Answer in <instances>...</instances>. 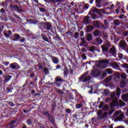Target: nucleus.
Instances as JSON below:
<instances>
[{
    "instance_id": "nucleus-1",
    "label": "nucleus",
    "mask_w": 128,
    "mask_h": 128,
    "mask_svg": "<svg viewBox=\"0 0 128 128\" xmlns=\"http://www.w3.org/2000/svg\"><path fill=\"white\" fill-rule=\"evenodd\" d=\"M15 2H12L14 4H10V10H14V12H16L18 14H22V12H24V10H22V8H20V2L18 0H14Z\"/></svg>"
},
{
    "instance_id": "nucleus-2",
    "label": "nucleus",
    "mask_w": 128,
    "mask_h": 128,
    "mask_svg": "<svg viewBox=\"0 0 128 128\" xmlns=\"http://www.w3.org/2000/svg\"><path fill=\"white\" fill-rule=\"evenodd\" d=\"M66 80H64L60 76H56L54 78V82H46V84H51L52 86H56V88H60L62 86V82H66Z\"/></svg>"
},
{
    "instance_id": "nucleus-3",
    "label": "nucleus",
    "mask_w": 128,
    "mask_h": 128,
    "mask_svg": "<svg viewBox=\"0 0 128 128\" xmlns=\"http://www.w3.org/2000/svg\"><path fill=\"white\" fill-rule=\"evenodd\" d=\"M42 32L41 35L42 40H44V42H52V37H50V36H52V34L46 30L43 31Z\"/></svg>"
},
{
    "instance_id": "nucleus-4",
    "label": "nucleus",
    "mask_w": 128,
    "mask_h": 128,
    "mask_svg": "<svg viewBox=\"0 0 128 128\" xmlns=\"http://www.w3.org/2000/svg\"><path fill=\"white\" fill-rule=\"evenodd\" d=\"M100 48L102 50V54H106L108 52V49L112 48V44L108 41H106L105 44L102 46H100Z\"/></svg>"
},
{
    "instance_id": "nucleus-5",
    "label": "nucleus",
    "mask_w": 128,
    "mask_h": 128,
    "mask_svg": "<svg viewBox=\"0 0 128 128\" xmlns=\"http://www.w3.org/2000/svg\"><path fill=\"white\" fill-rule=\"evenodd\" d=\"M20 68V66L16 62H13L9 65L6 70H18Z\"/></svg>"
},
{
    "instance_id": "nucleus-6",
    "label": "nucleus",
    "mask_w": 128,
    "mask_h": 128,
    "mask_svg": "<svg viewBox=\"0 0 128 128\" xmlns=\"http://www.w3.org/2000/svg\"><path fill=\"white\" fill-rule=\"evenodd\" d=\"M43 30H50L52 28V24L50 22H41Z\"/></svg>"
},
{
    "instance_id": "nucleus-7",
    "label": "nucleus",
    "mask_w": 128,
    "mask_h": 128,
    "mask_svg": "<svg viewBox=\"0 0 128 128\" xmlns=\"http://www.w3.org/2000/svg\"><path fill=\"white\" fill-rule=\"evenodd\" d=\"M103 2L104 0H96V6L97 8H102V6H106V2H104L102 3Z\"/></svg>"
},
{
    "instance_id": "nucleus-8",
    "label": "nucleus",
    "mask_w": 128,
    "mask_h": 128,
    "mask_svg": "<svg viewBox=\"0 0 128 128\" xmlns=\"http://www.w3.org/2000/svg\"><path fill=\"white\" fill-rule=\"evenodd\" d=\"M119 46L120 48H122V50H124V48H126L128 44L124 40H120L119 42Z\"/></svg>"
},
{
    "instance_id": "nucleus-9",
    "label": "nucleus",
    "mask_w": 128,
    "mask_h": 128,
    "mask_svg": "<svg viewBox=\"0 0 128 128\" xmlns=\"http://www.w3.org/2000/svg\"><path fill=\"white\" fill-rule=\"evenodd\" d=\"M90 18H91L90 16H84L82 22L83 24H90Z\"/></svg>"
},
{
    "instance_id": "nucleus-10",
    "label": "nucleus",
    "mask_w": 128,
    "mask_h": 128,
    "mask_svg": "<svg viewBox=\"0 0 128 128\" xmlns=\"http://www.w3.org/2000/svg\"><path fill=\"white\" fill-rule=\"evenodd\" d=\"M102 74V72L100 70H94L91 72V75L93 76H99Z\"/></svg>"
},
{
    "instance_id": "nucleus-11",
    "label": "nucleus",
    "mask_w": 128,
    "mask_h": 128,
    "mask_svg": "<svg viewBox=\"0 0 128 128\" xmlns=\"http://www.w3.org/2000/svg\"><path fill=\"white\" fill-rule=\"evenodd\" d=\"M90 12H95L99 14L100 16H102V11L98 9L97 8H92L90 10Z\"/></svg>"
},
{
    "instance_id": "nucleus-12",
    "label": "nucleus",
    "mask_w": 128,
    "mask_h": 128,
    "mask_svg": "<svg viewBox=\"0 0 128 128\" xmlns=\"http://www.w3.org/2000/svg\"><path fill=\"white\" fill-rule=\"evenodd\" d=\"M110 54H112L113 56H116V47L114 46H112L109 50V52H108Z\"/></svg>"
},
{
    "instance_id": "nucleus-13",
    "label": "nucleus",
    "mask_w": 128,
    "mask_h": 128,
    "mask_svg": "<svg viewBox=\"0 0 128 128\" xmlns=\"http://www.w3.org/2000/svg\"><path fill=\"white\" fill-rule=\"evenodd\" d=\"M113 22L114 26H120V24L123 26L124 24V22H122V20H120L118 19L114 20Z\"/></svg>"
},
{
    "instance_id": "nucleus-14",
    "label": "nucleus",
    "mask_w": 128,
    "mask_h": 128,
    "mask_svg": "<svg viewBox=\"0 0 128 128\" xmlns=\"http://www.w3.org/2000/svg\"><path fill=\"white\" fill-rule=\"evenodd\" d=\"M114 106H118V98H116L112 103L110 104V108H112Z\"/></svg>"
},
{
    "instance_id": "nucleus-15",
    "label": "nucleus",
    "mask_w": 128,
    "mask_h": 128,
    "mask_svg": "<svg viewBox=\"0 0 128 128\" xmlns=\"http://www.w3.org/2000/svg\"><path fill=\"white\" fill-rule=\"evenodd\" d=\"M18 112V110H10L8 109L7 110V114L8 116H12V114H16Z\"/></svg>"
},
{
    "instance_id": "nucleus-16",
    "label": "nucleus",
    "mask_w": 128,
    "mask_h": 128,
    "mask_svg": "<svg viewBox=\"0 0 128 128\" xmlns=\"http://www.w3.org/2000/svg\"><path fill=\"white\" fill-rule=\"evenodd\" d=\"M13 42H18V40L20 38V36L18 34H14L12 36Z\"/></svg>"
},
{
    "instance_id": "nucleus-17",
    "label": "nucleus",
    "mask_w": 128,
    "mask_h": 128,
    "mask_svg": "<svg viewBox=\"0 0 128 128\" xmlns=\"http://www.w3.org/2000/svg\"><path fill=\"white\" fill-rule=\"evenodd\" d=\"M86 32H92L94 30V27L92 25H88L87 26L86 28Z\"/></svg>"
},
{
    "instance_id": "nucleus-18",
    "label": "nucleus",
    "mask_w": 128,
    "mask_h": 128,
    "mask_svg": "<svg viewBox=\"0 0 128 128\" xmlns=\"http://www.w3.org/2000/svg\"><path fill=\"white\" fill-rule=\"evenodd\" d=\"M3 78H5L4 80V84H6L8 82H10V80H12V76L10 75H6V76H4Z\"/></svg>"
},
{
    "instance_id": "nucleus-19",
    "label": "nucleus",
    "mask_w": 128,
    "mask_h": 128,
    "mask_svg": "<svg viewBox=\"0 0 128 128\" xmlns=\"http://www.w3.org/2000/svg\"><path fill=\"white\" fill-rule=\"evenodd\" d=\"M78 116V118L80 120H84V118L86 116H84V112H80L77 114Z\"/></svg>"
},
{
    "instance_id": "nucleus-20",
    "label": "nucleus",
    "mask_w": 128,
    "mask_h": 128,
    "mask_svg": "<svg viewBox=\"0 0 128 128\" xmlns=\"http://www.w3.org/2000/svg\"><path fill=\"white\" fill-rule=\"evenodd\" d=\"M4 34L6 38H10V36L12 34V30H10L7 31V32H4Z\"/></svg>"
},
{
    "instance_id": "nucleus-21",
    "label": "nucleus",
    "mask_w": 128,
    "mask_h": 128,
    "mask_svg": "<svg viewBox=\"0 0 128 128\" xmlns=\"http://www.w3.org/2000/svg\"><path fill=\"white\" fill-rule=\"evenodd\" d=\"M95 26H96V28H100V29L104 28V24H102L100 26V22H98V21H96Z\"/></svg>"
},
{
    "instance_id": "nucleus-22",
    "label": "nucleus",
    "mask_w": 128,
    "mask_h": 128,
    "mask_svg": "<svg viewBox=\"0 0 128 128\" xmlns=\"http://www.w3.org/2000/svg\"><path fill=\"white\" fill-rule=\"evenodd\" d=\"M85 38H86V40H88V42H90L92 40V34H88L86 35Z\"/></svg>"
},
{
    "instance_id": "nucleus-23",
    "label": "nucleus",
    "mask_w": 128,
    "mask_h": 128,
    "mask_svg": "<svg viewBox=\"0 0 128 128\" xmlns=\"http://www.w3.org/2000/svg\"><path fill=\"white\" fill-rule=\"evenodd\" d=\"M95 12H91L90 13V11L88 12V14L92 18V20H98V16H96V14H94Z\"/></svg>"
},
{
    "instance_id": "nucleus-24",
    "label": "nucleus",
    "mask_w": 128,
    "mask_h": 128,
    "mask_svg": "<svg viewBox=\"0 0 128 128\" xmlns=\"http://www.w3.org/2000/svg\"><path fill=\"white\" fill-rule=\"evenodd\" d=\"M108 116V113L107 112H104L102 115H101V116H98V118L99 120H104V118H107Z\"/></svg>"
},
{
    "instance_id": "nucleus-25",
    "label": "nucleus",
    "mask_w": 128,
    "mask_h": 128,
    "mask_svg": "<svg viewBox=\"0 0 128 128\" xmlns=\"http://www.w3.org/2000/svg\"><path fill=\"white\" fill-rule=\"evenodd\" d=\"M110 110V106L108 104H105L103 108H102V110L104 112H108Z\"/></svg>"
},
{
    "instance_id": "nucleus-26",
    "label": "nucleus",
    "mask_w": 128,
    "mask_h": 128,
    "mask_svg": "<svg viewBox=\"0 0 128 128\" xmlns=\"http://www.w3.org/2000/svg\"><path fill=\"white\" fill-rule=\"evenodd\" d=\"M110 96L112 100H114L116 98H118V97H116V92H112L110 94Z\"/></svg>"
},
{
    "instance_id": "nucleus-27",
    "label": "nucleus",
    "mask_w": 128,
    "mask_h": 128,
    "mask_svg": "<svg viewBox=\"0 0 128 128\" xmlns=\"http://www.w3.org/2000/svg\"><path fill=\"white\" fill-rule=\"evenodd\" d=\"M93 34L94 36H100V31L99 30H96L94 31Z\"/></svg>"
},
{
    "instance_id": "nucleus-28",
    "label": "nucleus",
    "mask_w": 128,
    "mask_h": 128,
    "mask_svg": "<svg viewBox=\"0 0 128 128\" xmlns=\"http://www.w3.org/2000/svg\"><path fill=\"white\" fill-rule=\"evenodd\" d=\"M124 118V114H120L118 117L117 118V120L118 122H122Z\"/></svg>"
},
{
    "instance_id": "nucleus-29",
    "label": "nucleus",
    "mask_w": 128,
    "mask_h": 128,
    "mask_svg": "<svg viewBox=\"0 0 128 128\" xmlns=\"http://www.w3.org/2000/svg\"><path fill=\"white\" fill-rule=\"evenodd\" d=\"M120 94H122V90H120V88H117L116 90V96L118 98H120Z\"/></svg>"
},
{
    "instance_id": "nucleus-30",
    "label": "nucleus",
    "mask_w": 128,
    "mask_h": 128,
    "mask_svg": "<svg viewBox=\"0 0 128 128\" xmlns=\"http://www.w3.org/2000/svg\"><path fill=\"white\" fill-rule=\"evenodd\" d=\"M12 90H14V88H12V86H7L6 88V92L7 93L12 92Z\"/></svg>"
},
{
    "instance_id": "nucleus-31",
    "label": "nucleus",
    "mask_w": 128,
    "mask_h": 128,
    "mask_svg": "<svg viewBox=\"0 0 128 128\" xmlns=\"http://www.w3.org/2000/svg\"><path fill=\"white\" fill-rule=\"evenodd\" d=\"M80 40H82L81 42L80 43V46H82L84 44H86V41L84 40V37L80 38Z\"/></svg>"
},
{
    "instance_id": "nucleus-32",
    "label": "nucleus",
    "mask_w": 128,
    "mask_h": 128,
    "mask_svg": "<svg viewBox=\"0 0 128 128\" xmlns=\"http://www.w3.org/2000/svg\"><path fill=\"white\" fill-rule=\"evenodd\" d=\"M120 78H122V80L126 81V80L127 76L126 74L125 73H122L120 74Z\"/></svg>"
},
{
    "instance_id": "nucleus-33",
    "label": "nucleus",
    "mask_w": 128,
    "mask_h": 128,
    "mask_svg": "<svg viewBox=\"0 0 128 128\" xmlns=\"http://www.w3.org/2000/svg\"><path fill=\"white\" fill-rule=\"evenodd\" d=\"M110 20H108L106 19L104 20V24L106 28H110Z\"/></svg>"
},
{
    "instance_id": "nucleus-34",
    "label": "nucleus",
    "mask_w": 128,
    "mask_h": 128,
    "mask_svg": "<svg viewBox=\"0 0 128 128\" xmlns=\"http://www.w3.org/2000/svg\"><path fill=\"white\" fill-rule=\"evenodd\" d=\"M86 74H83L79 78L78 80H80L79 82H84V78H86Z\"/></svg>"
},
{
    "instance_id": "nucleus-35",
    "label": "nucleus",
    "mask_w": 128,
    "mask_h": 128,
    "mask_svg": "<svg viewBox=\"0 0 128 128\" xmlns=\"http://www.w3.org/2000/svg\"><path fill=\"white\" fill-rule=\"evenodd\" d=\"M17 122H18V119L12 120L8 124L12 126H14V124H16Z\"/></svg>"
},
{
    "instance_id": "nucleus-36",
    "label": "nucleus",
    "mask_w": 128,
    "mask_h": 128,
    "mask_svg": "<svg viewBox=\"0 0 128 128\" xmlns=\"http://www.w3.org/2000/svg\"><path fill=\"white\" fill-rule=\"evenodd\" d=\"M52 106V112H54L56 110V102H53L52 104L51 105Z\"/></svg>"
},
{
    "instance_id": "nucleus-37",
    "label": "nucleus",
    "mask_w": 128,
    "mask_h": 128,
    "mask_svg": "<svg viewBox=\"0 0 128 128\" xmlns=\"http://www.w3.org/2000/svg\"><path fill=\"white\" fill-rule=\"evenodd\" d=\"M122 98L124 102H128V94H124L122 95Z\"/></svg>"
},
{
    "instance_id": "nucleus-38",
    "label": "nucleus",
    "mask_w": 128,
    "mask_h": 128,
    "mask_svg": "<svg viewBox=\"0 0 128 128\" xmlns=\"http://www.w3.org/2000/svg\"><path fill=\"white\" fill-rule=\"evenodd\" d=\"M126 82L122 81L120 82V87L122 88H126Z\"/></svg>"
},
{
    "instance_id": "nucleus-39",
    "label": "nucleus",
    "mask_w": 128,
    "mask_h": 128,
    "mask_svg": "<svg viewBox=\"0 0 128 128\" xmlns=\"http://www.w3.org/2000/svg\"><path fill=\"white\" fill-rule=\"evenodd\" d=\"M82 103L77 104L76 105V108L77 110H80V108H82Z\"/></svg>"
},
{
    "instance_id": "nucleus-40",
    "label": "nucleus",
    "mask_w": 128,
    "mask_h": 128,
    "mask_svg": "<svg viewBox=\"0 0 128 128\" xmlns=\"http://www.w3.org/2000/svg\"><path fill=\"white\" fill-rule=\"evenodd\" d=\"M108 64V60H101L100 62V63L98 64V66L100 67V64Z\"/></svg>"
},
{
    "instance_id": "nucleus-41",
    "label": "nucleus",
    "mask_w": 128,
    "mask_h": 128,
    "mask_svg": "<svg viewBox=\"0 0 128 128\" xmlns=\"http://www.w3.org/2000/svg\"><path fill=\"white\" fill-rule=\"evenodd\" d=\"M96 42L98 44H102V40L100 38H97L96 39Z\"/></svg>"
},
{
    "instance_id": "nucleus-42",
    "label": "nucleus",
    "mask_w": 128,
    "mask_h": 128,
    "mask_svg": "<svg viewBox=\"0 0 128 128\" xmlns=\"http://www.w3.org/2000/svg\"><path fill=\"white\" fill-rule=\"evenodd\" d=\"M52 62L54 64H58V59L56 58H52Z\"/></svg>"
},
{
    "instance_id": "nucleus-43",
    "label": "nucleus",
    "mask_w": 128,
    "mask_h": 128,
    "mask_svg": "<svg viewBox=\"0 0 128 128\" xmlns=\"http://www.w3.org/2000/svg\"><path fill=\"white\" fill-rule=\"evenodd\" d=\"M50 122H51V124H52V126H54L55 128H56V120L54 119V118L52 119L50 121Z\"/></svg>"
},
{
    "instance_id": "nucleus-44",
    "label": "nucleus",
    "mask_w": 128,
    "mask_h": 128,
    "mask_svg": "<svg viewBox=\"0 0 128 128\" xmlns=\"http://www.w3.org/2000/svg\"><path fill=\"white\" fill-rule=\"evenodd\" d=\"M90 78H92V77H90V76H88L86 77H85L83 80V82H88V80H90Z\"/></svg>"
},
{
    "instance_id": "nucleus-45",
    "label": "nucleus",
    "mask_w": 128,
    "mask_h": 128,
    "mask_svg": "<svg viewBox=\"0 0 128 128\" xmlns=\"http://www.w3.org/2000/svg\"><path fill=\"white\" fill-rule=\"evenodd\" d=\"M105 71L108 74H112V70L110 68H106L105 70Z\"/></svg>"
},
{
    "instance_id": "nucleus-46",
    "label": "nucleus",
    "mask_w": 128,
    "mask_h": 128,
    "mask_svg": "<svg viewBox=\"0 0 128 128\" xmlns=\"http://www.w3.org/2000/svg\"><path fill=\"white\" fill-rule=\"evenodd\" d=\"M121 68H126V70H128V64L125 63L121 64Z\"/></svg>"
},
{
    "instance_id": "nucleus-47",
    "label": "nucleus",
    "mask_w": 128,
    "mask_h": 128,
    "mask_svg": "<svg viewBox=\"0 0 128 128\" xmlns=\"http://www.w3.org/2000/svg\"><path fill=\"white\" fill-rule=\"evenodd\" d=\"M74 98V94H72V93H70L68 98V100H72Z\"/></svg>"
},
{
    "instance_id": "nucleus-48",
    "label": "nucleus",
    "mask_w": 128,
    "mask_h": 128,
    "mask_svg": "<svg viewBox=\"0 0 128 128\" xmlns=\"http://www.w3.org/2000/svg\"><path fill=\"white\" fill-rule=\"evenodd\" d=\"M113 67L116 70H118L120 68V66L118 64V62H115L112 64Z\"/></svg>"
},
{
    "instance_id": "nucleus-49",
    "label": "nucleus",
    "mask_w": 128,
    "mask_h": 128,
    "mask_svg": "<svg viewBox=\"0 0 128 128\" xmlns=\"http://www.w3.org/2000/svg\"><path fill=\"white\" fill-rule=\"evenodd\" d=\"M13 16L16 18H18V20H20V22H22V18L20 17V16H18V15L16 14H14Z\"/></svg>"
},
{
    "instance_id": "nucleus-50",
    "label": "nucleus",
    "mask_w": 128,
    "mask_h": 128,
    "mask_svg": "<svg viewBox=\"0 0 128 128\" xmlns=\"http://www.w3.org/2000/svg\"><path fill=\"white\" fill-rule=\"evenodd\" d=\"M42 114L44 116H47L48 118L51 115L50 114V112H48V111L44 112Z\"/></svg>"
},
{
    "instance_id": "nucleus-51",
    "label": "nucleus",
    "mask_w": 128,
    "mask_h": 128,
    "mask_svg": "<svg viewBox=\"0 0 128 128\" xmlns=\"http://www.w3.org/2000/svg\"><path fill=\"white\" fill-rule=\"evenodd\" d=\"M64 76H68V70L66 68V70L64 72Z\"/></svg>"
},
{
    "instance_id": "nucleus-52",
    "label": "nucleus",
    "mask_w": 128,
    "mask_h": 128,
    "mask_svg": "<svg viewBox=\"0 0 128 128\" xmlns=\"http://www.w3.org/2000/svg\"><path fill=\"white\" fill-rule=\"evenodd\" d=\"M124 56H124V54H122V53L118 54V58L120 60H124Z\"/></svg>"
},
{
    "instance_id": "nucleus-53",
    "label": "nucleus",
    "mask_w": 128,
    "mask_h": 128,
    "mask_svg": "<svg viewBox=\"0 0 128 128\" xmlns=\"http://www.w3.org/2000/svg\"><path fill=\"white\" fill-rule=\"evenodd\" d=\"M26 124H28V126H32V119H28L26 120Z\"/></svg>"
},
{
    "instance_id": "nucleus-54",
    "label": "nucleus",
    "mask_w": 128,
    "mask_h": 128,
    "mask_svg": "<svg viewBox=\"0 0 128 128\" xmlns=\"http://www.w3.org/2000/svg\"><path fill=\"white\" fill-rule=\"evenodd\" d=\"M119 18L120 20H126V16H124V14H120V16H119Z\"/></svg>"
},
{
    "instance_id": "nucleus-55",
    "label": "nucleus",
    "mask_w": 128,
    "mask_h": 128,
    "mask_svg": "<svg viewBox=\"0 0 128 128\" xmlns=\"http://www.w3.org/2000/svg\"><path fill=\"white\" fill-rule=\"evenodd\" d=\"M104 94L105 96H108V94H110V90L108 89L105 90L104 92Z\"/></svg>"
},
{
    "instance_id": "nucleus-56",
    "label": "nucleus",
    "mask_w": 128,
    "mask_h": 128,
    "mask_svg": "<svg viewBox=\"0 0 128 128\" xmlns=\"http://www.w3.org/2000/svg\"><path fill=\"white\" fill-rule=\"evenodd\" d=\"M104 102H101L100 103V104L98 106V108H100V109L102 108L104 106Z\"/></svg>"
},
{
    "instance_id": "nucleus-57",
    "label": "nucleus",
    "mask_w": 128,
    "mask_h": 128,
    "mask_svg": "<svg viewBox=\"0 0 128 128\" xmlns=\"http://www.w3.org/2000/svg\"><path fill=\"white\" fill-rule=\"evenodd\" d=\"M89 50L92 52H94V50H96V46H92L89 48Z\"/></svg>"
},
{
    "instance_id": "nucleus-58",
    "label": "nucleus",
    "mask_w": 128,
    "mask_h": 128,
    "mask_svg": "<svg viewBox=\"0 0 128 128\" xmlns=\"http://www.w3.org/2000/svg\"><path fill=\"white\" fill-rule=\"evenodd\" d=\"M88 4H86L84 5L83 6V8L84 9V11L86 10H88L89 8Z\"/></svg>"
},
{
    "instance_id": "nucleus-59",
    "label": "nucleus",
    "mask_w": 128,
    "mask_h": 128,
    "mask_svg": "<svg viewBox=\"0 0 128 128\" xmlns=\"http://www.w3.org/2000/svg\"><path fill=\"white\" fill-rule=\"evenodd\" d=\"M102 110L101 109V110H98V113H97V114L98 116H102Z\"/></svg>"
},
{
    "instance_id": "nucleus-60",
    "label": "nucleus",
    "mask_w": 128,
    "mask_h": 128,
    "mask_svg": "<svg viewBox=\"0 0 128 128\" xmlns=\"http://www.w3.org/2000/svg\"><path fill=\"white\" fill-rule=\"evenodd\" d=\"M39 10L40 12H42L43 14H44V12H46V9L44 8H40Z\"/></svg>"
},
{
    "instance_id": "nucleus-61",
    "label": "nucleus",
    "mask_w": 128,
    "mask_h": 128,
    "mask_svg": "<svg viewBox=\"0 0 128 128\" xmlns=\"http://www.w3.org/2000/svg\"><path fill=\"white\" fill-rule=\"evenodd\" d=\"M118 106H126V103L120 100V102L118 103Z\"/></svg>"
},
{
    "instance_id": "nucleus-62",
    "label": "nucleus",
    "mask_w": 128,
    "mask_h": 128,
    "mask_svg": "<svg viewBox=\"0 0 128 128\" xmlns=\"http://www.w3.org/2000/svg\"><path fill=\"white\" fill-rule=\"evenodd\" d=\"M44 74H48V68H45L44 69Z\"/></svg>"
},
{
    "instance_id": "nucleus-63",
    "label": "nucleus",
    "mask_w": 128,
    "mask_h": 128,
    "mask_svg": "<svg viewBox=\"0 0 128 128\" xmlns=\"http://www.w3.org/2000/svg\"><path fill=\"white\" fill-rule=\"evenodd\" d=\"M2 64L5 66H10V62H2Z\"/></svg>"
},
{
    "instance_id": "nucleus-64",
    "label": "nucleus",
    "mask_w": 128,
    "mask_h": 128,
    "mask_svg": "<svg viewBox=\"0 0 128 128\" xmlns=\"http://www.w3.org/2000/svg\"><path fill=\"white\" fill-rule=\"evenodd\" d=\"M7 128H14V126L8 123L7 124Z\"/></svg>"
}]
</instances>
